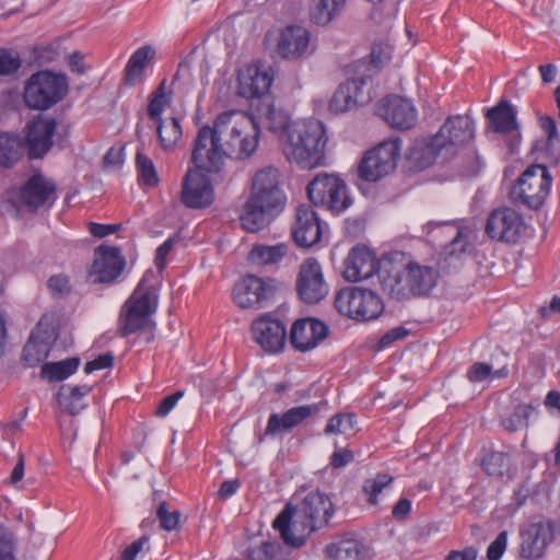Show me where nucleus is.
Instances as JSON below:
<instances>
[{"label": "nucleus", "mask_w": 560, "mask_h": 560, "mask_svg": "<svg viewBox=\"0 0 560 560\" xmlns=\"http://www.w3.org/2000/svg\"><path fill=\"white\" fill-rule=\"evenodd\" d=\"M474 133L475 126L469 116H450L435 135L413 141L407 161L415 171H423L436 162L446 163L472 140Z\"/></svg>", "instance_id": "1"}, {"label": "nucleus", "mask_w": 560, "mask_h": 560, "mask_svg": "<svg viewBox=\"0 0 560 560\" xmlns=\"http://www.w3.org/2000/svg\"><path fill=\"white\" fill-rule=\"evenodd\" d=\"M334 513L330 498L323 492L313 491L299 503H287L272 526L287 546L299 548L313 532L326 526Z\"/></svg>", "instance_id": "2"}, {"label": "nucleus", "mask_w": 560, "mask_h": 560, "mask_svg": "<svg viewBox=\"0 0 560 560\" xmlns=\"http://www.w3.org/2000/svg\"><path fill=\"white\" fill-rule=\"evenodd\" d=\"M285 205L279 170L265 166L252 177L249 195L240 214L241 225L247 232H259L284 210Z\"/></svg>", "instance_id": "3"}, {"label": "nucleus", "mask_w": 560, "mask_h": 560, "mask_svg": "<svg viewBox=\"0 0 560 560\" xmlns=\"http://www.w3.org/2000/svg\"><path fill=\"white\" fill-rule=\"evenodd\" d=\"M439 272L435 268L409 259L404 264L388 261L380 275L382 290L396 301L428 296L435 288Z\"/></svg>", "instance_id": "4"}, {"label": "nucleus", "mask_w": 560, "mask_h": 560, "mask_svg": "<svg viewBox=\"0 0 560 560\" xmlns=\"http://www.w3.org/2000/svg\"><path fill=\"white\" fill-rule=\"evenodd\" d=\"M326 143L324 124L312 118L293 124L288 140H284L283 151L288 160L310 170L324 164Z\"/></svg>", "instance_id": "5"}, {"label": "nucleus", "mask_w": 560, "mask_h": 560, "mask_svg": "<svg viewBox=\"0 0 560 560\" xmlns=\"http://www.w3.org/2000/svg\"><path fill=\"white\" fill-rule=\"evenodd\" d=\"M217 121L226 156L245 160L256 152L260 131L253 117L229 112L220 114Z\"/></svg>", "instance_id": "6"}, {"label": "nucleus", "mask_w": 560, "mask_h": 560, "mask_svg": "<svg viewBox=\"0 0 560 560\" xmlns=\"http://www.w3.org/2000/svg\"><path fill=\"white\" fill-rule=\"evenodd\" d=\"M158 299L152 288L141 281L121 307L118 318V335L127 337L142 330L152 331L155 323L151 316L155 313Z\"/></svg>", "instance_id": "7"}, {"label": "nucleus", "mask_w": 560, "mask_h": 560, "mask_svg": "<svg viewBox=\"0 0 560 560\" xmlns=\"http://www.w3.org/2000/svg\"><path fill=\"white\" fill-rule=\"evenodd\" d=\"M68 86L65 74L48 70L37 71L25 82L24 103L28 108L46 110L63 100L68 93Z\"/></svg>", "instance_id": "8"}, {"label": "nucleus", "mask_w": 560, "mask_h": 560, "mask_svg": "<svg viewBox=\"0 0 560 560\" xmlns=\"http://www.w3.org/2000/svg\"><path fill=\"white\" fill-rule=\"evenodd\" d=\"M334 303L341 315L361 322L375 319L384 311L383 301L375 292L359 287L340 289Z\"/></svg>", "instance_id": "9"}, {"label": "nucleus", "mask_w": 560, "mask_h": 560, "mask_svg": "<svg viewBox=\"0 0 560 560\" xmlns=\"http://www.w3.org/2000/svg\"><path fill=\"white\" fill-rule=\"evenodd\" d=\"M306 192L314 206L322 207L335 214L348 209L352 202L346 183L334 174H317L307 184Z\"/></svg>", "instance_id": "10"}, {"label": "nucleus", "mask_w": 560, "mask_h": 560, "mask_svg": "<svg viewBox=\"0 0 560 560\" xmlns=\"http://www.w3.org/2000/svg\"><path fill=\"white\" fill-rule=\"evenodd\" d=\"M226 156L222 136L218 132V121L213 127H201L194 140L191 162L199 171L217 173L221 170Z\"/></svg>", "instance_id": "11"}, {"label": "nucleus", "mask_w": 560, "mask_h": 560, "mask_svg": "<svg viewBox=\"0 0 560 560\" xmlns=\"http://www.w3.org/2000/svg\"><path fill=\"white\" fill-rule=\"evenodd\" d=\"M551 176L545 165L533 164L527 167L512 188L511 195L529 209L537 210L549 195Z\"/></svg>", "instance_id": "12"}, {"label": "nucleus", "mask_w": 560, "mask_h": 560, "mask_svg": "<svg viewBox=\"0 0 560 560\" xmlns=\"http://www.w3.org/2000/svg\"><path fill=\"white\" fill-rule=\"evenodd\" d=\"M400 140L388 139L368 151L358 167L359 177L366 182H377L396 167L400 155Z\"/></svg>", "instance_id": "13"}, {"label": "nucleus", "mask_w": 560, "mask_h": 560, "mask_svg": "<svg viewBox=\"0 0 560 560\" xmlns=\"http://www.w3.org/2000/svg\"><path fill=\"white\" fill-rule=\"evenodd\" d=\"M280 289V283L272 278L247 275L234 284L232 296L240 308L265 307Z\"/></svg>", "instance_id": "14"}, {"label": "nucleus", "mask_w": 560, "mask_h": 560, "mask_svg": "<svg viewBox=\"0 0 560 560\" xmlns=\"http://www.w3.org/2000/svg\"><path fill=\"white\" fill-rule=\"evenodd\" d=\"M56 184L42 174L32 175L10 199L12 206L35 212L50 208L56 200Z\"/></svg>", "instance_id": "15"}, {"label": "nucleus", "mask_w": 560, "mask_h": 560, "mask_svg": "<svg viewBox=\"0 0 560 560\" xmlns=\"http://www.w3.org/2000/svg\"><path fill=\"white\" fill-rule=\"evenodd\" d=\"M299 298L307 303L315 304L328 294V285L324 279L322 267L315 258L305 259L296 279Z\"/></svg>", "instance_id": "16"}, {"label": "nucleus", "mask_w": 560, "mask_h": 560, "mask_svg": "<svg viewBox=\"0 0 560 560\" xmlns=\"http://www.w3.org/2000/svg\"><path fill=\"white\" fill-rule=\"evenodd\" d=\"M55 118L37 115L25 126V145L30 159H42L52 147L56 132Z\"/></svg>", "instance_id": "17"}, {"label": "nucleus", "mask_w": 560, "mask_h": 560, "mask_svg": "<svg viewBox=\"0 0 560 560\" xmlns=\"http://www.w3.org/2000/svg\"><path fill=\"white\" fill-rule=\"evenodd\" d=\"M125 265L117 247L101 245L94 252L89 280L92 283H112L121 275Z\"/></svg>", "instance_id": "18"}, {"label": "nucleus", "mask_w": 560, "mask_h": 560, "mask_svg": "<svg viewBox=\"0 0 560 560\" xmlns=\"http://www.w3.org/2000/svg\"><path fill=\"white\" fill-rule=\"evenodd\" d=\"M523 230V218L511 208L492 211L486 223V233L490 238L506 243H516Z\"/></svg>", "instance_id": "19"}, {"label": "nucleus", "mask_w": 560, "mask_h": 560, "mask_svg": "<svg viewBox=\"0 0 560 560\" xmlns=\"http://www.w3.org/2000/svg\"><path fill=\"white\" fill-rule=\"evenodd\" d=\"M214 199L210 179L199 170H188L183 178L180 200L190 209L209 207Z\"/></svg>", "instance_id": "20"}, {"label": "nucleus", "mask_w": 560, "mask_h": 560, "mask_svg": "<svg viewBox=\"0 0 560 560\" xmlns=\"http://www.w3.org/2000/svg\"><path fill=\"white\" fill-rule=\"evenodd\" d=\"M383 272L376 254L365 245H355L343 261V278L349 282L370 279L376 272Z\"/></svg>", "instance_id": "21"}, {"label": "nucleus", "mask_w": 560, "mask_h": 560, "mask_svg": "<svg viewBox=\"0 0 560 560\" xmlns=\"http://www.w3.org/2000/svg\"><path fill=\"white\" fill-rule=\"evenodd\" d=\"M377 113L392 128L399 130H408L417 121V110L412 103L398 95L385 97Z\"/></svg>", "instance_id": "22"}, {"label": "nucleus", "mask_w": 560, "mask_h": 560, "mask_svg": "<svg viewBox=\"0 0 560 560\" xmlns=\"http://www.w3.org/2000/svg\"><path fill=\"white\" fill-rule=\"evenodd\" d=\"M292 238L300 247L308 248L317 244L322 237L319 218L308 205L295 208V220L291 229Z\"/></svg>", "instance_id": "23"}, {"label": "nucleus", "mask_w": 560, "mask_h": 560, "mask_svg": "<svg viewBox=\"0 0 560 560\" xmlns=\"http://www.w3.org/2000/svg\"><path fill=\"white\" fill-rule=\"evenodd\" d=\"M252 331L255 341L268 352H279L285 345L287 330L284 324L269 315H262L254 320Z\"/></svg>", "instance_id": "24"}, {"label": "nucleus", "mask_w": 560, "mask_h": 560, "mask_svg": "<svg viewBox=\"0 0 560 560\" xmlns=\"http://www.w3.org/2000/svg\"><path fill=\"white\" fill-rule=\"evenodd\" d=\"M328 335V327L315 318L296 320L290 331L291 345L300 351L315 348Z\"/></svg>", "instance_id": "25"}, {"label": "nucleus", "mask_w": 560, "mask_h": 560, "mask_svg": "<svg viewBox=\"0 0 560 560\" xmlns=\"http://www.w3.org/2000/svg\"><path fill=\"white\" fill-rule=\"evenodd\" d=\"M521 557L527 560H536L544 555L547 545L552 540L551 524L532 523L521 532Z\"/></svg>", "instance_id": "26"}, {"label": "nucleus", "mask_w": 560, "mask_h": 560, "mask_svg": "<svg viewBox=\"0 0 560 560\" xmlns=\"http://www.w3.org/2000/svg\"><path fill=\"white\" fill-rule=\"evenodd\" d=\"M310 33L302 26H287L279 35L277 52L283 59L296 60L308 52Z\"/></svg>", "instance_id": "27"}, {"label": "nucleus", "mask_w": 560, "mask_h": 560, "mask_svg": "<svg viewBox=\"0 0 560 560\" xmlns=\"http://www.w3.org/2000/svg\"><path fill=\"white\" fill-rule=\"evenodd\" d=\"M320 408L317 404L293 407L282 415L271 413L265 430V435H276L283 431H289L306 419L317 415Z\"/></svg>", "instance_id": "28"}, {"label": "nucleus", "mask_w": 560, "mask_h": 560, "mask_svg": "<svg viewBox=\"0 0 560 560\" xmlns=\"http://www.w3.org/2000/svg\"><path fill=\"white\" fill-rule=\"evenodd\" d=\"M269 69L248 67L238 77V93L245 98H258L266 95L272 83Z\"/></svg>", "instance_id": "29"}, {"label": "nucleus", "mask_w": 560, "mask_h": 560, "mask_svg": "<svg viewBox=\"0 0 560 560\" xmlns=\"http://www.w3.org/2000/svg\"><path fill=\"white\" fill-rule=\"evenodd\" d=\"M487 118L492 131L504 135L514 133L510 144L511 151H513L515 139L520 138L516 112L513 106L506 101H501L495 107L488 110Z\"/></svg>", "instance_id": "30"}, {"label": "nucleus", "mask_w": 560, "mask_h": 560, "mask_svg": "<svg viewBox=\"0 0 560 560\" xmlns=\"http://www.w3.org/2000/svg\"><path fill=\"white\" fill-rule=\"evenodd\" d=\"M289 254L290 245L288 243L255 244L247 255V260L257 268H273L278 267Z\"/></svg>", "instance_id": "31"}, {"label": "nucleus", "mask_w": 560, "mask_h": 560, "mask_svg": "<svg viewBox=\"0 0 560 560\" xmlns=\"http://www.w3.org/2000/svg\"><path fill=\"white\" fill-rule=\"evenodd\" d=\"M155 49L145 45L138 48L129 58L125 68L124 83L133 86L143 81L144 69L154 59Z\"/></svg>", "instance_id": "32"}, {"label": "nucleus", "mask_w": 560, "mask_h": 560, "mask_svg": "<svg viewBox=\"0 0 560 560\" xmlns=\"http://www.w3.org/2000/svg\"><path fill=\"white\" fill-rule=\"evenodd\" d=\"M91 390L92 387L90 385H63L58 390L57 399L65 411L71 416H75L84 408L82 399Z\"/></svg>", "instance_id": "33"}, {"label": "nucleus", "mask_w": 560, "mask_h": 560, "mask_svg": "<svg viewBox=\"0 0 560 560\" xmlns=\"http://www.w3.org/2000/svg\"><path fill=\"white\" fill-rule=\"evenodd\" d=\"M365 549L362 542L357 539H342L325 547V555L332 560H361Z\"/></svg>", "instance_id": "34"}, {"label": "nucleus", "mask_w": 560, "mask_h": 560, "mask_svg": "<svg viewBox=\"0 0 560 560\" xmlns=\"http://www.w3.org/2000/svg\"><path fill=\"white\" fill-rule=\"evenodd\" d=\"M156 125V135L160 147L164 151H173L182 138V127L176 117L153 120Z\"/></svg>", "instance_id": "35"}, {"label": "nucleus", "mask_w": 560, "mask_h": 560, "mask_svg": "<svg viewBox=\"0 0 560 560\" xmlns=\"http://www.w3.org/2000/svg\"><path fill=\"white\" fill-rule=\"evenodd\" d=\"M79 358H69L58 362H47L42 365L40 377L50 383L61 382L72 375L79 368Z\"/></svg>", "instance_id": "36"}, {"label": "nucleus", "mask_w": 560, "mask_h": 560, "mask_svg": "<svg viewBox=\"0 0 560 560\" xmlns=\"http://www.w3.org/2000/svg\"><path fill=\"white\" fill-rule=\"evenodd\" d=\"M173 100V90L167 86L166 79H163L158 88L150 94L147 107L148 116L151 120H160L163 110L171 105Z\"/></svg>", "instance_id": "37"}, {"label": "nucleus", "mask_w": 560, "mask_h": 560, "mask_svg": "<svg viewBox=\"0 0 560 560\" xmlns=\"http://www.w3.org/2000/svg\"><path fill=\"white\" fill-rule=\"evenodd\" d=\"M264 116L269 131L278 135L283 141L288 140V133L293 128L289 115L284 110L268 104Z\"/></svg>", "instance_id": "38"}, {"label": "nucleus", "mask_w": 560, "mask_h": 560, "mask_svg": "<svg viewBox=\"0 0 560 560\" xmlns=\"http://www.w3.org/2000/svg\"><path fill=\"white\" fill-rule=\"evenodd\" d=\"M346 0H316L311 11V18L317 25H327L339 14L345 7Z\"/></svg>", "instance_id": "39"}, {"label": "nucleus", "mask_w": 560, "mask_h": 560, "mask_svg": "<svg viewBox=\"0 0 560 560\" xmlns=\"http://www.w3.org/2000/svg\"><path fill=\"white\" fill-rule=\"evenodd\" d=\"M50 347L45 340H39L34 335L30 337L22 352V360L28 368L42 363L49 354Z\"/></svg>", "instance_id": "40"}, {"label": "nucleus", "mask_w": 560, "mask_h": 560, "mask_svg": "<svg viewBox=\"0 0 560 560\" xmlns=\"http://www.w3.org/2000/svg\"><path fill=\"white\" fill-rule=\"evenodd\" d=\"M22 158V144L16 137L0 135V167H12Z\"/></svg>", "instance_id": "41"}, {"label": "nucleus", "mask_w": 560, "mask_h": 560, "mask_svg": "<svg viewBox=\"0 0 560 560\" xmlns=\"http://www.w3.org/2000/svg\"><path fill=\"white\" fill-rule=\"evenodd\" d=\"M482 469L492 477H503L510 469V456L506 453L491 451L481 460Z\"/></svg>", "instance_id": "42"}, {"label": "nucleus", "mask_w": 560, "mask_h": 560, "mask_svg": "<svg viewBox=\"0 0 560 560\" xmlns=\"http://www.w3.org/2000/svg\"><path fill=\"white\" fill-rule=\"evenodd\" d=\"M533 408L525 404H514L511 415H501V425L509 432L526 427Z\"/></svg>", "instance_id": "43"}, {"label": "nucleus", "mask_w": 560, "mask_h": 560, "mask_svg": "<svg viewBox=\"0 0 560 560\" xmlns=\"http://www.w3.org/2000/svg\"><path fill=\"white\" fill-rule=\"evenodd\" d=\"M136 167L140 183L149 187H155L159 184V176L152 160L140 151L136 155Z\"/></svg>", "instance_id": "44"}, {"label": "nucleus", "mask_w": 560, "mask_h": 560, "mask_svg": "<svg viewBox=\"0 0 560 560\" xmlns=\"http://www.w3.org/2000/svg\"><path fill=\"white\" fill-rule=\"evenodd\" d=\"M354 425L353 413H337L328 420L324 432L325 434H348L354 430Z\"/></svg>", "instance_id": "45"}, {"label": "nucleus", "mask_w": 560, "mask_h": 560, "mask_svg": "<svg viewBox=\"0 0 560 560\" xmlns=\"http://www.w3.org/2000/svg\"><path fill=\"white\" fill-rule=\"evenodd\" d=\"M393 481L387 474H377L374 478L366 479L363 483V491L368 495V502L372 505L377 503V495Z\"/></svg>", "instance_id": "46"}, {"label": "nucleus", "mask_w": 560, "mask_h": 560, "mask_svg": "<svg viewBox=\"0 0 560 560\" xmlns=\"http://www.w3.org/2000/svg\"><path fill=\"white\" fill-rule=\"evenodd\" d=\"M540 126L547 135V141L545 144L546 153L550 155V158L553 160V163L557 164L560 160V155H556L553 153V142L558 141V129L556 120L549 116L541 117Z\"/></svg>", "instance_id": "47"}, {"label": "nucleus", "mask_w": 560, "mask_h": 560, "mask_svg": "<svg viewBox=\"0 0 560 560\" xmlns=\"http://www.w3.org/2000/svg\"><path fill=\"white\" fill-rule=\"evenodd\" d=\"M21 68L20 55L10 49H0V75H10Z\"/></svg>", "instance_id": "48"}, {"label": "nucleus", "mask_w": 560, "mask_h": 560, "mask_svg": "<svg viewBox=\"0 0 560 560\" xmlns=\"http://www.w3.org/2000/svg\"><path fill=\"white\" fill-rule=\"evenodd\" d=\"M348 88L345 90L339 85L329 102V108L331 112L336 114L343 113L355 106L351 95L348 94Z\"/></svg>", "instance_id": "49"}, {"label": "nucleus", "mask_w": 560, "mask_h": 560, "mask_svg": "<svg viewBox=\"0 0 560 560\" xmlns=\"http://www.w3.org/2000/svg\"><path fill=\"white\" fill-rule=\"evenodd\" d=\"M156 517L161 527L164 530L171 532L177 528L180 513L178 511L170 512L166 502H161L156 511Z\"/></svg>", "instance_id": "50"}, {"label": "nucleus", "mask_w": 560, "mask_h": 560, "mask_svg": "<svg viewBox=\"0 0 560 560\" xmlns=\"http://www.w3.org/2000/svg\"><path fill=\"white\" fill-rule=\"evenodd\" d=\"M47 287L54 296H65L71 291L69 278L62 273L51 276L48 279Z\"/></svg>", "instance_id": "51"}, {"label": "nucleus", "mask_w": 560, "mask_h": 560, "mask_svg": "<svg viewBox=\"0 0 560 560\" xmlns=\"http://www.w3.org/2000/svg\"><path fill=\"white\" fill-rule=\"evenodd\" d=\"M365 83L364 78H355L351 80H347L345 83L340 84L342 89L348 88V94L351 95V98L353 100V104H363L365 102L364 95H363V85Z\"/></svg>", "instance_id": "52"}, {"label": "nucleus", "mask_w": 560, "mask_h": 560, "mask_svg": "<svg viewBox=\"0 0 560 560\" xmlns=\"http://www.w3.org/2000/svg\"><path fill=\"white\" fill-rule=\"evenodd\" d=\"M508 545V532H501L497 538L489 545L487 550L488 560H500Z\"/></svg>", "instance_id": "53"}, {"label": "nucleus", "mask_w": 560, "mask_h": 560, "mask_svg": "<svg viewBox=\"0 0 560 560\" xmlns=\"http://www.w3.org/2000/svg\"><path fill=\"white\" fill-rule=\"evenodd\" d=\"M184 396L183 390H177L172 395L166 396L161 400L156 407L155 415L158 417H165L175 407L176 402Z\"/></svg>", "instance_id": "54"}, {"label": "nucleus", "mask_w": 560, "mask_h": 560, "mask_svg": "<svg viewBox=\"0 0 560 560\" xmlns=\"http://www.w3.org/2000/svg\"><path fill=\"white\" fill-rule=\"evenodd\" d=\"M114 363V357L112 353L107 352L104 354H101L98 358L89 361L84 366V372L86 374H90L96 370H103L112 368Z\"/></svg>", "instance_id": "55"}, {"label": "nucleus", "mask_w": 560, "mask_h": 560, "mask_svg": "<svg viewBox=\"0 0 560 560\" xmlns=\"http://www.w3.org/2000/svg\"><path fill=\"white\" fill-rule=\"evenodd\" d=\"M467 246L468 242L466 235L458 230L456 236L445 247V250L450 256H458L466 252Z\"/></svg>", "instance_id": "56"}, {"label": "nucleus", "mask_w": 560, "mask_h": 560, "mask_svg": "<svg viewBox=\"0 0 560 560\" xmlns=\"http://www.w3.org/2000/svg\"><path fill=\"white\" fill-rule=\"evenodd\" d=\"M491 373V366L487 363L477 362L471 365L467 372V377L470 382H481L486 380Z\"/></svg>", "instance_id": "57"}, {"label": "nucleus", "mask_w": 560, "mask_h": 560, "mask_svg": "<svg viewBox=\"0 0 560 560\" xmlns=\"http://www.w3.org/2000/svg\"><path fill=\"white\" fill-rule=\"evenodd\" d=\"M121 229V224H101V223H89V232L98 238L105 237L109 234H114Z\"/></svg>", "instance_id": "58"}, {"label": "nucleus", "mask_w": 560, "mask_h": 560, "mask_svg": "<svg viewBox=\"0 0 560 560\" xmlns=\"http://www.w3.org/2000/svg\"><path fill=\"white\" fill-rule=\"evenodd\" d=\"M354 458L353 453L347 448H340L332 453L330 457V465L334 468H341L351 463Z\"/></svg>", "instance_id": "59"}, {"label": "nucleus", "mask_w": 560, "mask_h": 560, "mask_svg": "<svg viewBox=\"0 0 560 560\" xmlns=\"http://www.w3.org/2000/svg\"><path fill=\"white\" fill-rule=\"evenodd\" d=\"M148 542V537L142 536L139 539L131 542L129 546H127L122 553H121V560H135L138 553L142 550L144 544Z\"/></svg>", "instance_id": "60"}, {"label": "nucleus", "mask_w": 560, "mask_h": 560, "mask_svg": "<svg viewBox=\"0 0 560 560\" xmlns=\"http://www.w3.org/2000/svg\"><path fill=\"white\" fill-rule=\"evenodd\" d=\"M408 335V331L404 327H396L388 330L381 339L380 347L385 348L392 345L394 341L404 339Z\"/></svg>", "instance_id": "61"}, {"label": "nucleus", "mask_w": 560, "mask_h": 560, "mask_svg": "<svg viewBox=\"0 0 560 560\" xmlns=\"http://www.w3.org/2000/svg\"><path fill=\"white\" fill-rule=\"evenodd\" d=\"M410 511H411V501L409 499L401 498L394 505L392 515L397 521H404L408 517Z\"/></svg>", "instance_id": "62"}, {"label": "nucleus", "mask_w": 560, "mask_h": 560, "mask_svg": "<svg viewBox=\"0 0 560 560\" xmlns=\"http://www.w3.org/2000/svg\"><path fill=\"white\" fill-rule=\"evenodd\" d=\"M34 55L38 63L43 65L52 60L57 55V50L51 45L36 46Z\"/></svg>", "instance_id": "63"}, {"label": "nucleus", "mask_w": 560, "mask_h": 560, "mask_svg": "<svg viewBox=\"0 0 560 560\" xmlns=\"http://www.w3.org/2000/svg\"><path fill=\"white\" fill-rule=\"evenodd\" d=\"M477 550L474 547H467L462 551L453 550L445 560H476Z\"/></svg>", "instance_id": "64"}]
</instances>
